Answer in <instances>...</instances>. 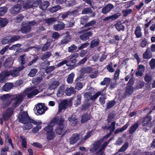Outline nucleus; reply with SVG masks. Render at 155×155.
<instances>
[{
  "label": "nucleus",
  "mask_w": 155,
  "mask_h": 155,
  "mask_svg": "<svg viewBox=\"0 0 155 155\" xmlns=\"http://www.w3.org/2000/svg\"><path fill=\"white\" fill-rule=\"evenodd\" d=\"M24 68L23 65L15 68L14 70L8 71H3L0 74V82L1 83L5 82L8 79V77L10 75L14 77L18 76L19 74V72Z\"/></svg>",
  "instance_id": "1"
},
{
  "label": "nucleus",
  "mask_w": 155,
  "mask_h": 155,
  "mask_svg": "<svg viewBox=\"0 0 155 155\" xmlns=\"http://www.w3.org/2000/svg\"><path fill=\"white\" fill-rule=\"evenodd\" d=\"M111 140V139H109L108 141L105 142L101 145V144L103 140H97L94 142L92 144V147L89 150L90 152L91 153L96 152L97 153H98L104 149Z\"/></svg>",
  "instance_id": "2"
},
{
  "label": "nucleus",
  "mask_w": 155,
  "mask_h": 155,
  "mask_svg": "<svg viewBox=\"0 0 155 155\" xmlns=\"http://www.w3.org/2000/svg\"><path fill=\"white\" fill-rule=\"evenodd\" d=\"M55 119H53L49 124L44 128L46 132L47 138L48 140L53 139L55 136V134L53 130V127L54 126Z\"/></svg>",
  "instance_id": "3"
},
{
  "label": "nucleus",
  "mask_w": 155,
  "mask_h": 155,
  "mask_svg": "<svg viewBox=\"0 0 155 155\" xmlns=\"http://www.w3.org/2000/svg\"><path fill=\"white\" fill-rule=\"evenodd\" d=\"M53 119H55L56 121L54 123V126L57 124L56 127L55 129V131L57 134L60 135L62 133L64 130V125L63 122L64 119L63 117L61 116L59 118H55Z\"/></svg>",
  "instance_id": "4"
},
{
  "label": "nucleus",
  "mask_w": 155,
  "mask_h": 155,
  "mask_svg": "<svg viewBox=\"0 0 155 155\" xmlns=\"http://www.w3.org/2000/svg\"><path fill=\"white\" fill-rule=\"evenodd\" d=\"M43 88L40 86L38 87H32L26 89L25 91L27 92V97L28 98H31L34 96H35L39 93Z\"/></svg>",
  "instance_id": "5"
},
{
  "label": "nucleus",
  "mask_w": 155,
  "mask_h": 155,
  "mask_svg": "<svg viewBox=\"0 0 155 155\" xmlns=\"http://www.w3.org/2000/svg\"><path fill=\"white\" fill-rule=\"evenodd\" d=\"M36 22L34 21L24 22L22 23V26L21 28V31L23 33H27L30 31L31 26L35 25Z\"/></svg>",
  "instance_id": "6"
},
{
  "label": "nucleus",
  "mask_w": 155,
  "mask_h": 155,
  "mask_svg": "<svg viewBox=\"0 0 155 155\" xmlns=\"http://www.w3.org/2000/svg\"><path fill=\"white\" fill-rule=\"evenodd\" d=\"M47 109V108L45 105L41 103L37 105L34 108L35 113L37 115L44 114Z\"/></svg>",
  "instance_id": "7"
},
{
  "label": "nucleus",
  "mask_w": 155,
  "mask_h": 155,
  "mask_svg": "<svg viewBox=\"0 0 155 155\" xmlns=\"http://www.w3.org/2000/svg\"><path fill=\"white\" fill-rule=\"evenodd\" d=\"M136 60L137 61L138 64L137 71H136V76H142L143 75V73L144 72L145 67L141 64H140V62H141L140 61V59L136 53Z\"/></svg>",
  "instance_id": "8"
},
{
  "label": "nucleus",
  "mask_w": 155,
  "mask_h": 155,
  "mask_svg": "<svg viewBox=\"0 0 155 155\" xmlns=\"http://www.w3.org/2000/svg\"><path fill=\"white\" fill-rule=\"evenodd\" d=\"M152 119L151 116L148 114L142 119H140V121L141 122L143 126L150 127L153 125V124L151 122Z\"/></svg>",
  "instance_id": "9"
},
{
  "label": "nucleus",
  "mask_w": 155,
  "mask_h": 155,
  "mask_svg": "<svg viewBox=\"0 0 155 155\" xmlns=\"http://www.w3.org/2000/svg\"><path fill=\"white\" fill-rule=\"evenodd\" d=\"M71 100H65L62 101L59 104L58 112H60L62 110H65L66 108L71 106Z\"/></svg>",
  "instance_id": "10"
},
{
  "label": "nucleus",
  "mask_w": 155,
  "mask_h": 155,
  "mask_svg": "<svg viewBox=\"0 0 155 155\" xmlns=\"http://www.w3.org/2000/svg\"><path fill=\"white\" fill-rule=\"evenodd\" d=\"M18 119L19 121L23 124L29 121L30 119L27 112L22 111L19 113Z\"/></svg>",
  "instance_id": "11"
},
{
  "label": "nucleus",
  "mask_w": 155,
  "mask_h": 155,
  "mask_svg": "<svg viewBox=\"0 0 155 155\" xmlns=\"http://www.w3.org/2000/svg\"><path fill=\"white\" fill-rule=\"evenodd\" d=\"M23 99V96L21 95H18L13 97L12 99L13 101L12 104L13 107L15 108L19 105Z\"/></svg>",
  "instance_id": "12"
},
{
  "label": "nucleus",
  "mask_w": 155,
  "mask_h": 155,
  "mask_svg": "<svg viewBox=\"0 0 155 155\" xmlns=\"http://www.w3.org/2000/svg\"><path fill=\"white\" fill-rule=\"evenodd\" d=\"M41 122L40 121H38V122L32 119H30L29 121H26V123L25 124H24L25 125L23 126V128L24 130H28L31 128L33 125L31 124L33 123L35 125L37 124H41Z\"/></svg>",
  "instance_id": "13"
},
{
  "label": "nucleus",
  "mask_w": 155,
  "mask_h": 155,
  "mask_svg": "<svg viewBox=\"0 0 155 155\" xmlns=\"http://www.w3.org/2000/svg\"><path fill=\"white\" fill-rule=\"evenodd\" d=\"M13 112V109L12 107L8 108L5 113L3 115V119L5 120H7L9 117H11Z\"/></svg>",
  "instance_id": "14"
},
{
  "label": "nucleus",
  "mask_w": 155,
  "mask_h": 155,
  "mask_svg": "<svg viewBox=\"0 0 155 155\" xmlns=\"http://www.w3.org/2000/svg\"><path fill=\"white\" fill-rule=\"evenodd\" d=\"M101 92L98 91L93 96H91V94L89 93H86L84 95V97L87 99V100H93L97 98L101 94Z\"/></svg>",
  "instance_id": "15"
},
{
  "label": "nucleus",
  "mask_w": 155,
  "mask_h": 155,
  "mask_svg": "<svg viewBox=\"0 0 155 155\" xmlns=\"http://www.w3.org/2000/svg\"><path fill=\"white\" fill-rule=\"evenodd\" d=\"M81 136L77 134H74L70 139V143L71 144H74L75 143L80 139Z\"/></svg>",
  "instance_id": "16"
},
{
  "label": "nucleus",
  "mask_w": 155,
  "mask_h": 155,
  "mask_svg": "<svg viewBox=\"0 0 155 155\" xmlns=\"http://www.w3.org/2000/svg\"><path fill=\"white\" fill-rule=\"evenodd\" d=\"M114 8V6L113 5L109 3L102 8L101 12L105 14L110 12Z\"/></svg>",
  "instance_id": "17"
},
{
  "label": "nucleus",
  "mask_w": 155,
  "mask_h": 155,
  "mask_svg": "<svg viewBox=\"0 0 155 155\" xmlns=\"http://www.w3.org/2000/svg\"><path fill=\"white\" fill-rule=\"evenodd\" d=\"M92 35V33L90 31L87 32L80 36L81 39L83 41H85L89 39V37H91Z\"/></svg>",
  "instance_id": "18"
},
{
  "label": "nucleus",
  "mask_w": 155,
  "mask_h": 155,
  "mask_svg": "<svg viewBox=\"0 0 155 155\" xmlns=\"http://www.w3.org/2000/svg\"><path fill=\"white\" fill-rule=\"evenodd\" d=\"M21 8L20 5L19 4H17L10 9V12L12 14H16L19 12Z\"/></svg>",
  "instance_id": "19"
},
{
  "label": "nucleus",
  "mask_w": 155,
  "mask_h": 155,
  "mask_svg": "<svg viewBox=\"0 0 155 155\" xmlns=\"http://www.w3.org/2000/svg\"><path fill=\"white\" fill-rule=\"evenodd\" d=\"M65 87L64 85H61L58 90L57 95L58 97H61L64 94L65 91Z\"/></svg>",
  "instance_id": "20"
},
{
  "label": "nucleus",
  "mask_w": 155,
  "mask_h": 155,
  "mask_svg": "<svg viewBox=\"0 0 155 155\" xmlns=\"http://www.w3.org/2000/svg\"><path fill=\"white\" fill-rule=\"evenodd\" d=\"M65 27V24L62 22H60L58 24L53 26V28L56 31H59L63 29Z\"/></svg>",
  "instance_id": "21"
},
{
  "label": "nucleus",
  "mask_w": 155,
  "mask_h": 155,
  "mask_svg": "<svg viewBox=\"0 0 155 155\" xmlns=\"http://www.w3.org/2000/svg\"><path fill=\"white\" fill-rule=\"evenodd\" d=\"M78 57V53L74 54L68 57L67 58L69 61V64L74 63L75 62V59Z\"/></svg>",
  "instance_id": "22"
},
{
  "label": "nucleus",
  "mask_w": 155,
  "mask_h": 155,
  "mask_svg": "<svg viewBox=\"0 0 155 155\" xmlns=\"http://www.w3.org/2000/svg\"><path fill=\"white\" fill-rule=\"evenodd\" d=\"M115 124L116 122L114 121L113 122L111 123L110 126H108V127H110V129H109V130L110 131V133L109 134H107L103 138V139H106L110 136L111 134V133L112 132L114 131L115 130Z\"/></svg>",
  "instance_id": "23"
},
{
  "label": "nucleus",
  "mask_w": 155,
  "mask_h": 155,
  "mask_svg": "<svg viewBox=\"0 0 155 155\" xmlns=\"http://www.w3.org/2000/svg\"><path fill=\"white\" fill-rule=\"evenodd\" d=\"M60 84L59 82L57 81H55L50 84L48 88L50 90H54Z\"/></svg>",
  "instance_id": "24"
},
{
  "label": "nucleus",
  "mask_w": 155,
  "mask_h": 155,
  "mask_svg": "<svg viewBox=\"0 0 155 155\" xmlns=\"http://www.w3.org/2000/svg\"><path fill=\"white\" fill-rule=\"evenodd\" d=\"M13 84L12 83H6L2 87V90L5 91H8L11 89L13 87Z\"/></svg>",
  "instance_id": "25"
},
{
  "label": "nucleus",
  "mask_w": 155,
  "mask_h": 155,
  "mask_svg": "<svg viewBox=\"0 0 155 155\" xmlns=\"http://www.w3.org/2000/svg\"><path fill=\"white\" fill-rule=\"evenodd\" d=\"M120 15L117 14H115L114 15H112L109 17H107L103 19L104 21H113L117 19L118 18Z\"/></svg>",
  "instance_id": "26"
},
{
  "label": "nucleus",
  "mask_w": 155,
  "mask_h": 155,
  "mask_svg": "<svg viewBox=\"0 0 155 155\" xmlns=\"http://www.w3.org/2000/svg\"><path fill=\"white\" fill-rule=\"evenodd\" d=\"M114 26L116 29L118 31H123L124 30V26L120 22H118L114 24Z\"/></svg>",
  "instance_id": "27"
},
{
  "label": "nucleus",
  "mask_w": 155,
  "mask_h": 155,
  "mask_svg": "<svg viewBox=\"0 0 155 155\" xmlns=\"http://www.w3.org/2000/svg\"><path fill=\"white\" fill-rule=\"evenodd\" d=\"M68 120L74 126L78 122L77 119L75 118V116L73 115L68 118Z\"/></svg>",
  "instance_id": "28"
},
{
  "label": "nucleus",
  "mask_w": 155,
  "mask_h": 155,
  "mask_svg": "<svg viewBox=\"0 0 155 155\" xmlns=\"http://www.w3.org/2000/svg\"><path fill=\"white\" fill-rule=\"evenodd\" d=\"M14 61L13 59L12 58H9L5 62L4 65L5 67H9L11 66L13 64Z\"/></svg>",
  "instance_id": "29"
},
{
  "label": "nucleus",
  "mask_w": 155,
  "mask_h": 155,
  "mask_svg": "<svg viewBox=\"0 0 155 155\" xmlns=\"http://www.w3.org/2000/svg\"><path fill=\"white\" fill-rule=\"evenodd\" d=\"M99 44V41L98 38H96L92 40L91 43L90 47L91 48L97 46Z\"/></svg>",
  "instance_id": "30"
},
{
  "label": "nucleus",
  "mask_w": 155,
  "mask_h": 155,
  "mask_svg": "<svg viewBox=\"0 0 155 155\" xmlns=\"http://www.w3.org/2000/svg\"><path fill=\"white\" fill-rule=\"evenodd\" d=\"M8 22V20L5 18H0V27H3L5 26Z\"/></svg>",
  "instance_id": "31"
},
{
  "label": "nucleus",
  "mask_w": 155,
  "mask_h": 155,
  "mask_svg": "<svg viewBox=\"0 0 155 155\" xmlns=\"http://www.w3.org/2000/svg\"><path fill=\"white\" fill-rule=\"evenodd\" d=\"M91 118V116L89 114H84L82 116L81 122L82 123H84L90 119Z\"/></svg>",
  "instance_id": "32"
},
{
  "label": "nucleus",
  "mask_w": 155,
  "mask_h": 155,
  "mask_svg": "<svg viewBox=\"0 0 155 155\" xmlns=\"http://www.w3.org/2000/svg\"><path fill=\"white\" fill-rule=\"evenodd\" d=\"M151 74L150 73H147L144 77V81L147 83L150 82L152 80Z\"/></svg>",
  "instance_id": "33"
},
{
  "label": "nucleus",
  "mask_w": 155,
  "mask_h": 155,
  "mask_svg": "<svg viewBox=\"0 0 155 155\" xmlns=\"http://www.w3.org/2000/svg\"><path fill=\"white\" fill-rule=\"evenodd\" d=\"M49 2L48 1L44 2L40 6V8L42 10H45L49 6Z\"/></svg>",
  "instance_id": "34"
},
{
  "label": "nucleus",
  "mask_w": 155,
  "mask_h": 155,
  "mask_svg": "<svg viewBox=\"0 0 155 155\" xmlns=\"http://www.w3.org/2000/svg\"><path fill=\"white\" fill-rule=\"evenodd\" d=\"M92 69L91 67L84 68L82 69L81 72L82 73L85 74L87 73H90L92 71Z\"/></svg>",
  "instance_id": "35"
},
{
  "label": "nucleus",
  "mask_w": 155,
  "mask_h": 155,
  "mask_svg": "<svg viewBox=\"0 0 155 155\" xmlns=\"http://www.w3.org/2000/svg\"><path fill=\"white\" fill-rule=\"evenodd\" d=\"M61 7L59 5H56L52 7L49 9V12L51 13L55 12L58 10L60 9Z\"/></svg>",
  "instance_id": "36"
},
{
  "label": "nucleus",
  "mask_w": 155,
  "mask_h": 155,
  "mask_svg": "<svg viewBox=\"0 0 155 155\" xmlns=\"http://www.w3.org/2000/svg\"><path fill=\"white\" fill-rule=\"evenodd\" d=\"M57 19L56 18H50L46 19L45 20V22L49 25H51L54 22L56 21Z\"/></svg>",
  "instance_id": "37"
},
{
  "label": "nucleus",
  "mask_w": 155,
  "mask_h": 155,
  "mask_svg": "<svg viewBox=\"0 0 155 155\" xmlns=\"http://www.w3.org/2000/svg\"><path fill=\"white\" fill-rule=\"evenodd\" d=\"M74 87H71L70 88H68L65 90V93L67 95L70 96L74 92Z\"/></svg>",
  "instance_id": "38"
},
{
  "label": "nucleus",
  "mask_w": 155,
  "mask_h": 155,
  "mask_svg": "<svg viewBox=\"0 0 155 155\" xmlns=\"http://www.w3.org/2000/svg\"><path fill=\"white\" fill-rule=\"evenodd\" d=\"M51 54L50 51H47L45 53L42 57V60L48 59L51 55Z\"/></svg>",
  "instance_id": "39"
},
{
  "label": "nucleus",
  "mask_w": 155,
  "mask_h": 155,
  "mask_svg": "<svg viewBox=\"0 0 155 155\" xmlns=\"http://www.w3.org/2000/svg\"><path fill=\"white\" fill-rule=\"evenodd\" d=\"M71 39V36L69 35H68L65 37L63 40L61 41V44H66L69 42Z\"/></svg>",
  "instance_id": "40"
},
{
  "label": "nucleus",
  "mask_w": 155,
  "mask_h": 155,
  "mask_svg": "<svg viewBox=\"0 0 155 155\" xmlns=\"http://www.w3.org/2000/svg\"><path fill=\"white\" fill-rule=\"evenodd\" d=\"M74 74L73 73L70 74L68 76L67 79V81L68 83H71L73 82Z\"/></svg>",
  "instance_id": "41"
},
{
  "label": "nucleus",
  "mask_w": 155,
  "mask_h": 155,
  "mask_svg": "<svg viewBox=\"0 0 155 155\" xmlns=\"http://www.w3.org/2000/svg\"><path fill=\"white\" fill-rule=\"evenodd\" d=\"M68 63H69V61L67 59V60H63V61L60 62L56 66V67H60L61 66L63 65L64 64H66L68 66L70 65L69 64H68Z\"/></svg>",
  "instance_id": "42"
},
{
  "label": "nucleus",
  "mask_w": 155,
  "mask_h": 155,
  "mask_svg": "<svg viewBox=\"0 0 155 155\" xmlns=\"http://www.w3.org/2000/svg\"><path fill=\"white\" fill-rule=\"evenodd\" d=\"M32 2L28 0L27 2L23 4V8L25 9H28L31 7H32Z\"/></svg>",
  "instance_id": "43"
},
{
  "label": "nucleus",
  "mask_w": 155,
  "mask_h": 155,
  "mask_svg": "<svg viewBox=\"0 0 155 155\" xmlns=\"http://www.w3.org/2000/svg\"><path fill=\"white\" fill-rule=\"evenodd\" d=\"M152 57L151 54H150L146 50L143 54V58L144 59H150Z\"/></svg>",
  "instance_id": "44"
},
{
  "label": "nucleus",
  "mask_w": 155,
  "mask_h": 155,
  "mask_svg": "<svg viewBox=\"0 0 155 155\" xmlns=\"http://www.w3.org/2000/svg\"><path fill=\"white\" fill-rule=\"evenodd\" d=\"M7 9L6 7L0 8V16L4 15L7 12Z\"/></svg>",
  "instance_id": "45"
},
{
  "label": "nucleus",
  "mask_w": 155,
  "mask_h": 155,
  "mask_svg": "<svg viewBox=\"0 0 155 155\" xmlns=\"http://www.w3.org/2000/svg\"><path fill=\"white\" fill-rule=\"evenodd\" d=\"M92 10L89 8H85L82 11V13L83 14H86L92 13Z\"/></svg>",
  "instance_id": "46"
},
{
  "label": "nucleus",
  "mask_w": 155,
  "mask_h": 155,
  "mask_svg": "<svg viewBox=\"0 0 155 155\" xmlns=\"http://www.w3.org/2000/svg\"><path fill=\"white\" fill-rule=\"evenodd\" d=\"M133 88L130 86H128L126 90V94L127 95L131 94L133 92Z\"/></svg>",
  "instance_id": "47"
},
{
  "label": "nucleus",
  "mask_w": 155,
  "mask_h": 155,
  "mask_svg": "<svg viewBox=\"0 0 155 155\" xmlns=\"http://www.w3.org/2000/svg\"><path fill=\"white\" fill-rule=\"evenodd\" d=\"M11 95L10 94H4L0 97V99L2 101H5L11 97Z\"/></svg>",
  "instance_id": "48"
},
{
  "label": "nucleus",
  "mask_w": 155,
  "mask_h": 155,
  "mask_svg": "<svg viewBox=\"0 0 155 155\" xmlns=\"http://www.w3.org/2000/svg\"><path fill=\"white\" fill-rule=\"evenodd\" d=\"M56 66H51L48 67L45 69V72L46 73H49L53 71L56 68Z\"/></svg>",
  "instance_id": "49"
},
{
  "label": "nucleus",
  "mask_w": 155,
  "mask_h": 155,
  "mask_svg": "<svg viewBox=\"0 0 155 155\" xmlns=\"http://www.w3.org/2000/svg\"><path fill=\"white\" fill-rule=\"evenodd\" d=\"M10 42L11 43L15 41L20 38L19 36H14L13 37L9 36Z\"/></svg>",
  "instance_id": "50"
},
{
  "label": "nucleus",
  "mask_w": 155,
  "mask_h": 155,
  "mask_svg": "<svg viewBox=\"0 0 155 155\" xmlns=\"http://www.w3.org/2000/svg\"><path fill=\"white\" fill-rule=\"evenodd\" d=\"M81 95H78L77 96V100L75 101L74 104L76 106L78 105L81 103Z\"/></svg>",
  "instance_id": "51"
},
{
  "label": "nucleus",
  "mask_w": 155,
  "mask_h": 155,
  "mask_svg": "<svg viewBox=\"0 0 155 155\" xmlns=\"http://www.w3.org/2000/svg\"><path fill=\"white\" fill-rule=\"evenodd\" d=\"M110 79V78H105L104 79L103 81H102L101 84L102 85H105L109 83Z\"/></svg>",
  "instance_id": "52"
},
{
  "label": "nucleus",
  "mask_w": 155,
  "mask_h": 155,
  "mask_svg": "<svg viewBox=\"0 0 155 155\" xmlns=\"http://www.w3.org/2000/svg\"><path fill=\"white\" fill-rule=\"evenodd\" d=\"M116 104V102L114 101H110L107 104V109H109L113 107Z\"/></svg>",
  "instance_id": "53"
},
{
  "label": "nucleus",
  "mask_w": 155,
  "mask_h": 155,
  "mask_svg": "<svg viewBox=\"0 0 155 155\" xmlns=\"http://www.w3.org/2000/svg\"><path fill=\"white\" fill-rule=\"evenodd\" d=\"M21 46V45L19 44L14 45L9 48V49L10 50H16L20 48Z\"/></svg>",
  "instance_id": "54"
},
{
  "label": "nucleus",
  "mask_w": 155,
  "mask_h": 155,
  "mask_svg": "<svg viewBox=\"0 0 155 155\" xmlns=\"http://www.w3.org/2000/svg\"><path fill=\"white\" fill-rule=\"evenodd\" d=\"M37 72V70L36 69H33L30 71V73L28 74V75L31 77H33L35 76Z\"/></svg>",
  "instance_id": "55"
},
{
  "label": "nucleus",
  "mask_w": 155,
  "mask_h": 155,
  "mask_svg": "<svg viewBox=\"0 0 155 155\" xmlns=\"http://www.w3.org/2000/svg\"><path fill=\"white\" fill-rule=\"evenodd\" d=\"M77 48V47L74 45H72L68 48V51L70 52H73Z\"/></svg>",
  "instance_id": "56"
},
{
  "label": "nucleus",
  "mask_w": 155,
  "mask_h": 155,
  "mask_svg": "<svg viewBox=\"0 0 155 155\" xmlns=\"http://www.w3.org/2000/svg\"><path fill=\"white\" fill-rule=\"evenodd\" d=\"M40 124L36 125V127H34L32 130V132L33 133H37L38 131L39 130L41 129V127L40 125Z\"/></svg>",
  "instance_id": "57"
},
{
  "label": "nucleus",
  "mask_w": 155,
  "mask_h": 155,
  "mask_svg": "<svg viewBox=\"0 0 155 155\" xmlns=\"http://www.w3.org/2000/svg\"><path fill=\"white\" fill-rule=\"evenodd\" d=\"M150 65L152 69L155 68V59L152 58L150 62Z\"/></svg>",
  "instance_id": "58"
},
{
  "label": "nucleus",
  "mask_w": 155,
  "mask_h": 155,
  "mask_svg": "<svg viewBox=\"0 0 155 155\" xmlns=\"http://www.w3.org/2000/svg\"><path fill=\"white\" fill-rule=\"evenodd\" d=\"M132 10L131 9H127L123 11L122 12L123 15L124 16H127L128 14L131 13L132 12Z\"/></svg>",
  "instance_id": "59"
},
{
  "label": "nucleus",
  "mask_w": 155,
  "mask_h": 155,
  "mask_svg": "<svg viewBox=\"0 0 155 155\" xmlns=\"http://www.w3.org/2000/svg\"><path fill=\"white\" fill-rule=\"evenodd\" d=\"M50 45V43L49 42H47L41 48V51H44L47 50L48 48Z\"/></svg>",
  "instance_id": "60"
},
{
  "label": "nucleus",
  "mask_w": 155,
  "mask_h": 155,
  "mask_svg": "<svg viewBox=\"0 0 155 155\" xmlns=\"http://www.w3.org/2000/svg\"><path fill=\"white\" fill-rule=\"evenodd\" d=\"M85 3H86L89 5L91 8H93L94 3L91 0H82Z\"/></svg>",
  "instance_id": "61"
},
{
  "label": "nucleus",
  "mask_w": 155,
  "mask_h": 155,
  "mask_svg": "<svg viewBox=\"0 0 155 155\" xmlns=\"http://www.w3.org/2000/svg\"><path fill=\"white\" fill-rule=\"evenodd\" d=\"M79 149L82 151L83 152L81 153H85L86 155L88 152V149L86 148L85 147H81L79 148Z\"/></svg>",
  "instance_id": "62"
},
{
  "label": "nucleus",
  "mask_w": 155,
  "mask_h": 155,
  "mask_svg": "<svg viewBox=\"0 0 155 155\" xmlns=\"http://www.w3.org/2000/svg\"><path fill=\"white\" fill-rule=\"evenodd\" d=\"M23 17V16L21 14L18 15L15 19V21L17 22H21L22 21Z\"/></svg>",
  "instance_id": "63"
},
{
  "label": "nucleus",
  "mask_w": 155,
  "mask_h": 155,
  "mask_svg": "<svg viewBox=\"0 0 155 155\" xmlns=\"http://www.w3.org/2000/svg\"><path fill=\"white\" fill-rule=\"evenodd\" d=\"M11 100L8 101L6 102H4L2 103L3 107L5 108L8 107L11 104Z\"/></svg>",
  "instance_id": "64"
}]
</instances>
